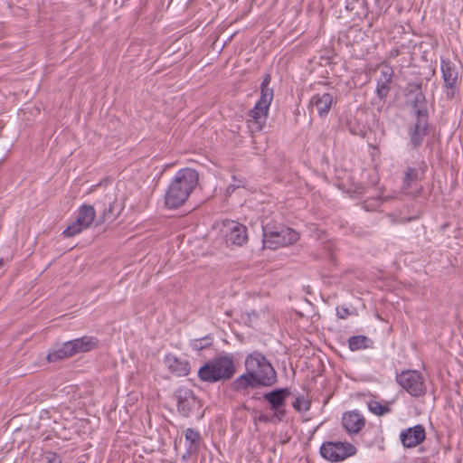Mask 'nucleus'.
I'll return each instance as SVG.
<instances>
[{
  "label": "nucleus",
  "mask_w": 463,
  "mask_h": 463,
  "mask_svg": "<svg viewBox=\"0 0 463 463\" xmlns=\"http://www.w3.org/2000/svg\"><path fill=\"white\" fill-rule=\"evenodd\" d=\"M246 373L232 383L237 392L260 386L269 387L276 383L277 373L270 362L260 353L254 352L245 359Z\"/></svg>",
  "instance_id": "nucleus-1"
},
{
  "label": "nucleus",
  "mask_w": 463,
  "mask_h": 463,
  "mask_svg": "<svg viewBox=\"0 0 463 463\" xmlns=\"http://www.w3.org/2000/svg\"><path fill=\"white\" fill-rule=\"evenodd\" d=\"M199 183V174L192 168L180 169L168 185L165 195V205L175 209L183 205Z\"/></svg>",
  "instance_id": "nucleus-2"
},
{
  "label": "nucleus",
  "mask_w": 463,
  "mask_h": 463,
  "mask_svg": "<svg viewBox=\"0 0 463 463\" xmlns=\"http://www.w3.org/2000/svg\"><path fill=\"white\" fill-rule=\"evenodd\" d=\"M235 364L232 354H222L206 362L198 370V378L205 383H217L232 378Z\"/></svg>",
  "instance_id": "nucleus-3"
},
{
  "label": "nucleus",
  "mask_w": 463,
  "mask_h": 463,
  "mask_svg": "<svg viewBox=\"0 0 463 463\" xmlns=\"http://www.w3.org/2000/svg\"><path fill=\"white\" fill-rule=\"evenodd\" d=\"M263 246L271 250L296 242L299 234L292 228L267 223L262 225Z\"/></svg>",
  "instance_id": "nucleus-4"
},
{
  "label": "nucleus",
  "mask_w": 463,
  "mask_h": 463,
  "mask_svg": "<svg viewBox=\"0 0 463 463\" xmlns=\"http://www.w3.org/2000/svg\"><path fill=\"white\" fill-rule=\"evenodd\" d=\"M173 398L176 402L178 413L184 418H189L202 407L201 400L186 386H180L175 390Z\"/></svg>",
  "instance_id": "nucleus-5"
},
{
  "label": "nucleus",
  "mask_w": 463,
  "mask_h": 463,
  "mask_svg": "<svg viewBox=\"0 0 463 463\" xmlns=\"http://www.w3.org/2000/svg\"><path fill=\"white\" fill-rule=\"evenodd\" d=\"M357 449L349 442L327 441L320 448L321 456L331 462H340L345 458L354 456Z\"/></svg>",
  "instance_id": "nucleus-6"
},
{
  "label": "nucleus",
  "mask_w": 463,
  "mask_h": 463,
  "mask_svg": "<svg viewBox=\"0 0 463 463\" xmlns=\"http://www.w3.org/2000/svg\"><path fill=\"white\" fill-rule=\"evenodd\" d=\"M396 381L412 397L418 398L426 393L427 387L423 376L416 370L402 371L397 374Z\"/></svg>",
  "instance_id": "nucleus-7"
},
{
  "label": "nucleus",
  "mask_w": 463,
  "mask_h": 463,
  "mask_svg": "<svg viewBox=\"0 0 463 463\" xmlns=\"http://www.w3.org/2000/svg\"><path fill=\"white\" fill-rule=\"evenodd\" d=\"M272 100L268 99V94L260 98L252 109L248 113V128L251 133L261 131L266 125L269 106Z\"/></svg>",
  "instance_id": "nucleus-8"
},
{
  "label": "nucleus",
  "mask_w": 463,
  "mask_h": 463,
  "mask_svg": "<svg viewBox=\"0 0 463 463\" xmlns=\"http://www.w3.org/2000/svg\"><path fill=\"white\" fill-rule=\"evenodd\" d=\"M96 212L91 205H82L79 211L76 220L70 224L62 232L64 237L70 238L89 228L95 220Z\"/></svg>",
  "instance_id": "nucleus-9"
},
{
  "label": "nucleus",
  "mask_w": 463,
  "mask_h": 463,
  "mask_svg": "<svg viewBox=\"0 0 463 463\" xmlns=\"http://www.w3.org/2000/svg\"><path fill=\"white\" fill-rule=\"evenodd\" d=\"M289 395L288 388L275 389L263 394V399L269 404V409L279 421L284 420L287 416L286 401Z\"/></svg>",
  "instance_id": "nucleus-10"
},
{
  "label": "nucleus",
  "mask_w": 463,
  "mask_h": 463,
  "mask_svg": "<svg viewBox=\"0 0 463 463\" xmlns=\"http://www.w3.org/2000/svg\"><path fill=\"white\" fill-rule=\"evenodd\" d=\"M428 117L427 109L417 110L416 122L409 129L410 140L413 148L420 146L424 137L428 135Z\"/></svg>",
  "instance_id": "nucleus-11"
},
{
  "label": "nucleus",
  "mask_w": 463,
  "mask_h": 463,
  "mask_svg": "<svg viewBox=\"0 0 463 463\" xmlns=\"http://www.w3.org/2000/svg\"><path fill=\"white\" fill-rule=\"evenodd\" d=\"M440 70L446 88V97L451 99L455 96L458 79L457 67L451 61L441 59Z\"/></svg>",
  "instance_id": "nucleus-12"
},
{
  "label": "nucleus",
  "mask_w": 463,
  "mask_h": 463,
  "mask_svg": "<svg viewBox=\"0 0 463 463\" xmlns=\"http://www.w3.org/2000/svg\"><path fill=\"white\" fill-rule=\"evenodd\" d=\"M335 102V96L330 92L323 94L317 93L311 97L308 103V109L312 110L313 109H316L318 116L324 118L328 115L333 103Z\"/></svg>",
  "instance_id": "nucleus-13"
},
{
  "label": "nucleus",
  "mask_w": 463,
  "mask_h": 463,
  "mask_svg": "<svg viewBox=\"0 0 463 463\" xmlns=\"http://www.w3.org/2000/svg\"><path fill=\"white\" fill-rule=\"evenodd\" d=\"M401 442L403 447L411 449L420 445L426 439V431L422 425L418 424L403 430L400 434Z\"/></svg>",
  "instance_id": "nucleus-14"
},
{
  "label": "nucleus",
  "mask_w": 463,
  "mask_h": 463,
  "mask_svg": "<svg viewBox=\"0 0 463 463\" xmlns=\"http://www.w3.org/2000/svg\"><path fill=\"white\" fill-rule=\"evenodd\" d=\"M226 228L225 238L227 242L237 246H242L247 242L248 233L245 225L231 221L226 224Z\"/></svg>",
  "instance_id": "nucleus-15"
},
{
  "label": "nucleus",
  "mask_w": 463,
  "mask_h": 463,
  "mask_svg": "<svg viewBox=\"0 0 463 463\" xmlns=\"http://www.w3.org/2000/svg\"><path fill=\"white\" fill-rule=\"evenodd\" d=\"M164 364L170 373L179 377L188 375L191 371L190 363L186 358L173 354H167L165 356Z\"/></svg>",
  "instance_id": "nucleus-16"
},
{
  "label": "nucleus",
  "mask_w": 463,
  "mask_h": 463,
  "mask_svg": "<svg viewBox=\"0 0 463 463\" xmlns=\"http://www.w3.org/2000/svg\"><path fill=\"white\" fill-rule=\"evenodd\" d=\"M342 424L349 434H357L364 427L365 419L357 411H347L343 414Z\"/></svg>",
  "instance_id": "nucleus-17"
},
{
  "label": "nucleus",
  "mask_w": 463,
  "mask_h": 463,
  "mask_svg": "<svg viewBox=\"0 0 463 463\" xmlns=\"http://www.w3.org/2000/svg\"><path fill=\"white\" fill-rule=\"evenodd\" d=\"M393 71L392 68H385L381 71V77L377 80L376 94L383 100L390 91V83L392 80Z\"/></svg>",
  "instance_id": "nucleus-18"
},
{
  "label": "nucleus",
  "mask_w": 463,
  "mask_h": 463,
  "mask_svg": "<svg viewBox=\"0 0 463 463\" xmlns=\"http://www.w3.org/2000/svg\"><path fill=\"white\" fill-rule=\"evenodd\" d=\"M105 207L103 212H102V214L100 215L99 221H98V224L99 223H103L105 222H112L114 221L118 213H116L115 212V204H116V201L115 199H113L111 196L106 194L105 197H104V200L103 202H100V201H98L96 203V205H99L101 204Z\"/></svg>",
  "instance_id": "nucleus-19"
},
{
  "label": "nucleus",
  "mask_w": 463,
  "mask_h": 463,
  "mask_svg": "<svg viewBox=\"0 0 463 463\" xmlns=\"http://www.w3.org/2000/svg\"><path fill=\"white\" fill-rule=\"evenodd\" d=\"M345 8L350 12H354V16L359 19L367 18L369 14L367 0H346Z\"/></svg>",
  "instance_id": "nucleus-20"
},
{
  "label": "nucleus",
  "mask_w": 463,
  "mask_h": 463,
  "mask_svg": "<svg viewBox=\"0 0 463 463\" xmlns=\"http://www.w3.org/2000/svg\"><path fill=\"white\" fill-rule=\"evenodd\" d=\"M78 353H85L95 349L99 341L94 336L85 335L80 338L73 339Z\"/></svg>",
  "instance_id": "nucleus-21"
},
{
  "label": "nucleus",
  "mask_w": 463,
  "mask_h": 463,
  "mask_svg": "<svg viewBox=\"0 0 463 463\" xmlns=\"http://www.w3.org/2000/svg\"><path fill=\"white\" fill-rule=\"evenodd\" d=\"M373 344V340L365 335H354L348 340V346L351 351L371 348Z\"/></svg>",
  "instance_id": "nucleus-22"
},
{
  "label": "nucleus",
  "mask_w": 463,
  "mask_h": 463,
  "mask_svg": "<svg viewBox=\"0 0 463 463\" xmlns=\"http://www.w3.org/2000/svg\"><path fill=\"white\" fill-rule=\"evenodd\" d=\"M411 92H415V97L413 100V109H415V114L417 115V110L419 109H426L425 108V96L421 91V84L420 83H413L411 84Z\"/></svg>",
  "instance_id": "nucleus-23"
},
{
  "label": "nucleus",
  "mask_w": 463,
  "mask_h": 463,
  "mask_svg": "<svg viewBox=\"0 0 463 463\" xmlns=\"http://www.w3.org/2000/svg\"><path fill=\"white\" fill-rule=\"evenodd\" d=\"M346 127L350 134L365 137L367 133L366 127L356 118H349L346 122Z\"/></svg>",
  "instance_id": "nucleus-24"
},
{
  "label": "nucleus",
  "mask_w": 463,
  "mask_h": 463,
  "mask_svg": "<svg viewBox=\"0 0 463 463\" xmlns=\"http://www.w3.org/2000/svg\"><path fill=\"white\" fill-rule=\"evenodd\" d=\"M418 179L419 170L414 167H408L405 171L402 189L406 192L409 191L416 184Z\"/></svg>",
  "instance_id": "nucleus-25"
},
{
  "label": "nucleus",
  "mask_w": 463,
  "mask_h": 463,
  "mask_svg": "<svg viewBox=\"0 0 463 463\" xmlns=\"http://www.w3.org/2000/svg\"><path fill=\"white\" fill-rule=\"evenodd\" d=\"M184 437L186 441L190 442V447L188 449V452H192L193 450H196L200 441V433L192 428H188L185 430Z\"/></svg>",
  "instance_id": "nucleus-26"
},
{
  "label": "nucleus",
  "mask_w": 463,
  "mask_h": 463,
  "mask_svg": "<svg viewBox=\"0 0 463 463\" xmlns=\"http://www.w3.org/2000/svg\"><path fill=\"white\" fill-rule=\"evenodd\" d=\"M369 411L377 415L383 416L391 411L389 404H382L380 402L372 400L368 402Z\"/></svg>",
  "instance_id": "nucleus-27"
},
{
  "label": "nucleus",
  "mask_w": 463,
  "mask_h": 463,
  "mask_svg": "<svg viewBox=\"0 0 463 463\" xmlns=\"http://www.w3.org/2000/svg\"><path fill=\"white\" fill-rule=\"evenodd\" d=\"M213 345V338L206 335L201 338L194 339L190 342V347L195 351H201L210 347Z\"/></svg>",
  "instance_id": "nucleus-28"
},
{
  "label": "nucleus",
  "mask_w": 463,
  "mask_h": 463,
  "mask_svg": "<svg viewBox=\"0 0 463 463\" xmlns=\"http://www.w3.org/2000/svg\"><path fill=\"white\" fill-rule=\"evenodd\" d=\"M76 354H79V353L77 351V347L75 346L73 340L67 341L60 348V359L65 358V357H70Z\"/></svg>",
  "instance_id": "nucleus-29"
},
{
  "label": "nucleus",
  "mask_w": 463,
  "mask_h": 463,
  "mask_svg": "<svg viewBox=\"0 0 463 463\" xmlns=\"http://www.w3.org/2000/svg\"><path fill=\"white\" fill-rule=\"evenodd\" d=\"M270 75L265 74L263 80L260 84V98H263L264 94H268V99L272 100L273 99V90L269 88V85L270 83Z\"/></svg>",
  "instance_id": "nucleus-30"
},
{
  "label": "nucleus",
  "mask_w": 463,
  "mask_h": 463,
  "mask_svg": "<svg viewBox=\"0 0 463 463\" xmlns=\"http://www.w3.org/2000/svg\"><path fill=\"white\" fill-rule=\"evenodd\" d=\"M292 406L297 411L302 412L308 411L310 405L308 401L302 395L296 397L295 401L292 402Z\"/></svg>",
  "instance_id": "nucleus-31"
},
{
  "label": "nucleus",
  "mask_w": 463,
  "mask_h": 463,
  "mask_svg": "<svg viewBox=\"0 0 463 463\" xmlns=\"http://www.w3.org/2000/svg\"><path fill=\"white\" fill-rule=\"evenodd\" d=\"M381 205L380 198H373L364 202V208L366 211H374Z\"/></svg>",
  "instance_id": "nucleus-32"
},
{
  "label": "nucleus",
  "mask_w": 463,
  "mask_h": 463,
  "mask_svg": "<svg viewBox=\"0 0 463 463\" xmlns=\"http://www.w3.org/2000/svg\"><path fill=\"white\" fill-rule=\"evenodd\" d=\"M279 420H277V417H274V413L271 416L260 413L259 416H256L254 418V422L255 423H258V422H263V423L273 422V423H276Z\"/></svg>",
  "instance_id": "nucleus-33"
},
{
  "label": "nucleus",
  "mask_w": 463,
  "mask_h": 463,
  "mask_svg": "<svg viewBox=\"0 0 463 463\" xmlns=\"http://www.w3.org/2000/svg\"><path fill=\"white\" fill-rule=\"evenodd\" d=\"M350 315V311L348 308L345 307H336V316L340 319H345Z\"/></svg>",
  "instance_id": "nucleus-34"
},
{
  "label": "nucleus",
  "mask_w": 463,
  "mask_h": 463,
  "mask_svg": "<svg viewBox=\"0 0 463 463\" xmlns=\"http://www.w3.org/2000/svg\"><path fill=\"white\" fill-rule=\"evenodd\" d=\"M49 362H56L58 360V351H52L47 355Z\"/></svg>",
  "instance_id": "nucleus-35"
},
{
  "label": "nucleus",
  "mask_w": 463,
  "mask_h": 463,
  "mask_svg": "<svg viewBox=\"0 0 463 463\" xmlns=\"http://www.w3.org/2000/svg\"><path fill=\"white\" fill-rule=\"evenodd\" d=\"M240 185H235V184H230L228 187H227V193L230 194V193H232L237 187H239Z\"/></svg>",
  "instance_id": "nucleus-36"
},
{
  "label": "nucleus",
  "mask_w": 463,
  "mask_h": 463,
  "mask_svg": "<svg viewBox=\"0 0 463 463\" xmlns=\"http://www.w3.org/2000/svg\"><path fill=\"white\" fill-rule=\"evenodd\" d=\"M46 463H58L55 454H53L52 458H48Z\"/></svg>",
  "instance_id": "nucleus-37"
},
{
  "label": "nucleus",
  "mask_w": 463,
  "mask_h": 463,
  "mask_svg": "<svg viewBox=\"0 0 463 463\" xmlns=\"http://www.w3.org/2000/svg\"><path fill=\"white\" fill-rule=\"evenodd\" d=\"M73 389H74L73 386H67L66 388H64L61 391V392H66V393L69 394L71 392V391H73Z\"/></svg>",
  "instance_id": "nucleus-38"
},
{
  "label": "nucleus",
  "mask_w": 463,
  "mask_h": 463,
  "mask_svg": "<svg viewBox=\"0 0 463 463\" xmlns=\"http://www.w3.org/2000/svg\"><path fill=\"white\" fill-rule=\"evenodd\" d=\"M66 410L68 411L70 415L72 413L69 407H66Z\"/></svg>",
  "instance_id": "nucleus-39"
},
{
  "label": "nucleus",
  "mask_w": 463,
  "mask_h": 463,
  "mask_svg": "<svg viewBox=\"0 0 463 463\" xmlns=\"http://www.w3.org/2000/svg\"><path fill=\"white\" fill-rule=\"evenodd\" d=\"M4 264V260L0 259V267Z\"/></svg>",
  "instance_id": "nucleus-40"
}]
</instances>
